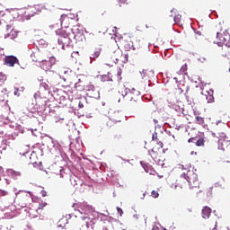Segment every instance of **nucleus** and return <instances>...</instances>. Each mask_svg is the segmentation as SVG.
Segmentation results:
<instances>
[{"label": "nucleus", "instance_id": "f8f14e48", "mask_svg": "<svg viewBox=\"0 0 230 230\" xmlns=\"http://www.w3.org/2000/svg\"><path fill=\"white\" fill-rule=\"evenodd\" d=\"M211 208L205 206L203 207L202 210H201V217L202 218H204L205 220L209 218V217H211Z\"/></svg>", "mask_w": 230, "mask_h": 230}, {"label": "nucleus", "instance_id": "0eeeda50", "mask_svg": "<svg viewBox=\"0 0 230 230\" xmlns=\"http://www.w3.org/2000/svg\"><path fill=\"white\" fill-rule=\"evenodd\" d=\"M119 45L125 51H130L132 49V41L130 38H120Z\"/></svg>", "mask_w": 230, "mask_h": 230}, {"label": "nucleus", "instance_id": "de8ad7c7", "mask_svg": "<svg viewBox=\"0 0 230 230\" xmlns=\"http://www.w3.org/2000/svg\"><path fill=\"white\" fill-rule=\"evenodd\" d=\"M212 99H213V96L210 95V96H209V100H212Z\"/></svg>", "mask_w": 230, "mask_h": 230}, {"label": "nucleus", "instance_id": "58836bf2", "mask_svg": "<svg viewBox=\"0 0 230 230\" xmlns=\"http://www.w3.org/2000/svg\"><path fill=\"white\" fill-rule=\"evenodd\" d=\"M117 211H118L119 215H120V217H123V209L117 208Z\"/></svg>", "mask_w": 230, "mask_h": 230}, {"label": "nucleus", "instance_id": "1a4fd4ad", "mask_svg": "<svg viewBox=\"0 0 230 230\" xmlns=\"http://www.w3.org/2000/svg\"><path fill=\"white\" fill-rule=\"evenodd\" d=\"M222 49L219 50L221 57L229 58L230 57V41L221 46Z\"/></svg>", "mask_w": 230, "mask_h": 230}, {"label": "nucleus", "instance_id": "4468645a", "mask_svg": "<svg viewBox=\"0 0 230 230\" xmlns=\"http://www.w3.org/2000/svg\"><path fill=\"white\" fill-rule=\"evenodd\" d=\"M74 208H78V209H82L83 211H84V213H87V211H89V209H91V207H89V205H87L86 202L75 204Z\"/></svg>", "mask_w": 230, "mask_h": 230}, {"label": "nucleus", "instance_id": "2f4dec72", "mask_svg": "<svg viewBox=\"0 0 230 230\" xmlns=\"http://www.w3.org/2000/svg\"><path fill=\"white\" fill-rule=\"evenodd\" d=\"M122 71H121V68H119L118 71H117V80L118 82L121 81V75H122Z\"/></svg>", "mask_w": 230, "mask_h": 230}, {"label": "nucleus", "instance_id": "473e14b6", "mask_svg": "<svg viewBox=\"0 0 230 230\" xmlns=\"http://www.w3.org/2000/svg\"><path fill=\"white\" fill-rule=\"evenodd\" d=\"M151 197H153V199H157L159 197V192L157 190H152Z\"/></svg>", "mask_w": 230, "mask_h": 230}, {"label": "nucleus", "instance_id": "a878e982", "mask_svg": "<svg viewBox=\"0 0 230 230\" xmlns=\"http://www.w3.org/2000/svg\"><path fill=\"white\" fill-rule=\"evenodd\" d=\"M81 220L83 222H85L86 226L89 225V222L91 221V217L87 214H85L84 217H81Z\"/></svg>", "mask_w": 230, "mask_h": 230}, {"label": "nucleus", "instance_id": "4be33fe9", "mask_svg": "<svg viewBox=\"0 0 230 230\" xmlns=\"http://www.w3.org/2000/svg\"><path fill=\"white\" fill-rule=\"evenodd\" d=\"M145 171L146 172V173H149V175H157V172H155V170H154L152 166H146L145 168Z\"/></svg>", "mask_w": 230, "mask_h": 230}, {"label": "nucleus", "instance_id": "a19ab883", "mask_svg": "<svg viewBox=\"0 0 230 230\" xmlns=\"http://www.w3.org/2000/svg\"><path fill=\"white\" fill-rule=\"evenodd\" d=\"M78 105L79 109H84V103L82 102H79Z\"/></svg>", "mask_w": 230, "mask_h": 230}, {"label": "nucleus", "instance_id": "20e7f679", "mask_svg": "<svg viewBox=\"0 0 230 230\" xmlns=\"http://www.w3.org/2000/svg\"><path fill=\"white\" fill-rule=\"evenodd\" d=\"M73 75V70L68 67L62 66L58 69L59 77L64 80V82H67V80H71V76Z\"/></svg>", "mask_w": 230, "mask_h": 230}, {"label": "nucleus", "instance_id": "9b49d317", "mask_svg": "<svg viewBox=\"0 0 230 230\" xmlns=\"http://www.w3.org/2000/svg\"><path fill=\"white\" fill-rule=\"evenodd\" d=\"M109 118L113 123H119L121 121V113L119 111H114L110 113Z\"/></svg>", "mask_w": 230, "mask_h": 230}, {"label": "nucleus", "instance_id": "cd10ccee", "mask_svg": "<svg viewBox=\"0 0 230 230\" xmlns=\"http://www.w3.org/2000/svg\"><path fill=\"white\" fill-rule=\"evenodd\" d=\"M36 107L37 110L40 111H44V109L46 108V102L41 103V105H40L39 102H36Z\"/></svg>", "mask_w": 230, "mask_h": 230}, {"label": "nucleus", "instance_id": "f03ea898", "mask_svg": "<svg viewBox=\"0 0 230 230\" xmlns=\"http://www.w3.org/2000/svg\"><path fill=\"white\" fill-rule=\"evenodd\" d=\"M215 33H217V46H221L224 44H227V42H230V35L227 31V28H226V25L222 22H219L216 25L214 29Z\"/></svg>", "mask_w": 230, "mask_h": 230}, {"label": "nucleus", "instance_id": "7c9ffc66", "mask_svg": "<svg viewBox=\"0 0 230 230\" xmlns=\"http://www.w3.org/2000/svg\"><path fill=\"white\" fill-rule=\"evenodd\" d=\"M182 16H181V14H176L174 17H173V21L176 24H179V22H181V18Z\"/></svg>", "mask_w": 230, "mask_h": 230}, {"label": "nucleus", "instance_id": "ea45409f", "mask_svg": "<svg viewBox=\"0 0 230 230\" xmlns=\"http://www.w3.org/2000/svg\"><path fill=\"white\" fill-rule=\"evenodd\" d=\"M157 141V145L160 148H163L164 146V145L163 144V142L156 140Z\"/></svg>", "mask_w": 230, "mask_h": 230}, {"label": "nucleus", "instance_id": "4c0bfd02", "mask_svg": "<svg viewBox=\"0 0 230 230\" xmlns=\"http://www.w3.org/2000/svg\"><path fill=\"white\" fill-rule=\"evenodd\" d=\"M197 141V137H190L189 140H188V143H195Z\"/></svg>", "mask_w": 230, "mask_h": 230}, {"label": "nucleus", "instance_id": "bb28decb", "mask_svg": "<svg viewBox=\"0 0 230 230\" xmlns=\"http://www.w3.org/2000/svg\"><path fill=\"white\" fill-rule=\"evenodd\" d=\"M208 58H209L208 56H199L198 58V62H201V64H204V62H208Z\"/></svg>", "mask_w": 230, "mask_h": 230}, {"label": "nucleus", "instance_id": "dca6fc26", "mask_svg": "<svg viewBox=\"0 0 230 230\" xmlns=\"http://www.w3.org/2000/svg\"><path fill=\"white\" fill-rule=\"evenodd\" d=\"M100 55H102V49L101 48H97L95 49L90 55V58L94 60L96 58H98V57H100Z\"/></svg>", "mask_w": 230, "mask_h": 230}, {"label": "nucleus", "instance_id": "5701e85b", "mask_svg": "<svg viewBox=\"0 0 230 230\" xmlns=\"http://www.w3.org/2000/svg\"><path fill=\"white\" fill-rule=\"evenodd\" d=\"M57 35H58V37H69V34L62 29H59L56 31Z\"/></svg>", "mask_w": 230, "mask_h": 230}, {"label": "nucleus", "instance_id": "49530a36", "mask_svg": "<svg viewBox=\"0 0 230 230\" xmlns=\"http://www.w3.org/2000/svg\"><path fill=\"white\" fill-rule=\"evenodd\" d=\"M189 213H191L193 210L191 208H188Z\"/></svg>", "mask_w": 230, "mask_h": 230}, {"label": "nucleus", "instance_id": "09e8293b", "mask_svg": "<svg viewBox=\"0 0 230 230\" xmlns=\"http://www.w3.org/2000/svg\"><path fill=\"white\" fill-rule=\"evenodd\" d=\"M80 230V229H79Z\"/></svg>", "mask_w": 230, "mask_h": 230}, {"label": "nucleus", "instance_id": "6e6552de", "mask_svg": "<svg viewBox=\"0 0 230 230\" xmlns=\"http://www.w3.org/2000/svg\"><path fill=\"white\" fill-rule=\"evenodd\" d=\"M4 65L8 67H13L15 64H19V59L15 56H6L4 59Z\"/></svg>", "mask_w": 230, "mask_h": 230}, {"label": "nucleus", "instance_id": "f3484780", "mask_svg": "<svg viewBox=\"0 0 230 230\" xmlns=\"http://www.w3.org/2000/svg\"><path fill=\"white\" fill-rule=\"evenodd\" d=\"M51 61H55V58H50L49 60H42V64H41L42 67L44 69H49V67L53 66Z\"/></svg>", "mask_w": 230, "mask_h": 230}, {"label": "nucleus", "instance_id": "423d86ee", "mask_svg": "<svg viewBox=\"0 0 230 230\" xmlns=\"http://www.w3.org/2000/svg\"><path fill=\"white\" fill-rule=\"evenodd\" d=\"M128 96L130 98L131 103H133V102L138 103L139 102H141V93H139L138 90L132 88L130 90Z\"/></svg>", "mask_w": 230, "mask_h": 230}, {"label": "nucleus", "instance_id": "6ab92c4d", "mask_svg": "<svg viewBox=\"0 0 230 230\" xmlns=\"http://www.w3.org/2000/svg\"><path fill=\"white\" fill-rule=\"evenodd\" d=\"M69 16L66 14L61 15V26H65V28H67L69 26Z\"/></svg>", "mask_w": 230, "mask_h": 230}, {"label": "nucleus", "instance_id": "c03bdc74", "mask_svg": "<svg viewBox=\"0 0 230 230\" xmlns=\"http://www.w3.org/2000/svg\"><path fill=\"white\" fill-rule=\"evenodd\" d=\"M119 3L125 4L127 3V0H119Z\"/></svg>", "mask_w": 230, "mask_h": 230}, {"label": "nucleus", "instance_id": "f257e3e1", "mask_svg": "<svg viewBox=\"0 0 230 230\" xmlns=\"http://www.w3.org/2000/svg\"><path fill=\"white\" fill-rule=\"evenodd\" d=\"M186 182H189L190 190H195L200 186L199 181V175L193 170L189 169L183 172V175H181L174 183L175 190H184L186 188Z\"/></svg>", "mask_w": 230, "mask_h": 230}, {"label": "nucleus", "instance_id": "a18cd8bd", "mask_svg": "<svg viewBox=\"0 0 230 230\" xmlns=\"http://www.w3.org/2000/svg\"><path fill=\"white\" fill-rule=\"evenodd\" d=\"M157 229H159V227H157V226L153 227V230H157Z\"/></svg>", "mask_w": 230, "mask_h": 230}, {"label": "nucleus", "instance_id": "37998d69", "mask_svg": "<svg viewBox=\"0 0 230 230\" xmlns=\"http://www.w3.org/2000/svg\"><path fill=\"white\" fill-rule=\"evenodd\" d=\"M126 61L128 62V53L125 54Z\"/></svg>", "mask_w": 230, "mask_h": 230}, {"label": "nucleus", "instance_id": "393cba45", "mask_svg": "<svg viewBox=\"0 0 230 230\" xmlns=\"http://www.w3.org/2000/svg\"><path fill=\"white\" fill-rule=\"evenodd\" d=\"M195 123H197V125H204V118L197 116Z\"/></svg>", "mask_w": 230, "mask_h": 230}, {"label": "nucleus", "instance_id": "c9c22d12", "mask_svg": "<svg viewBox=\"0 0 230 230\" xmlns=\"http://www.w3.org/2000/svg\"><path fill=\"white\" fill-rule=\"evenodd\" d=\"M40 195H41V197H48V191H46L45 190H42L40 191Z\"/></svg>", "mask_w": 230, "mask_h": 230}, {"label": "nucleus", "instance_id": "72a5a7b5", "mask_svg": "<svg viewBox=\"0 0 230 230\" xmlns=\"http://www.w3.org/2000/svg\"><path fill=\"white\" fill-rule=\"evenodd\" d=\"M47 206H48V203L42 201L41 203H40L38 209H44Z\"/></svg>", "mask_w": 230, "mask_h": 230}, {"label": "nucleus", "instance_id": "7ed1b4c3", "mask_svg": "<svg viewBox=\"0 0 230 230\" xmlns=\"http://www.w3.org/2000/svg\"><path fill=\"white\" fill-rule=\"evenodd\" d=\"M122 56L123 53L119 49H116L115 51L111 52L108 58V63H106V66L112 67L114 64H118V62H119Z\"/></svg>", "mask_w": 230, "mask_h": 230}, {"label": "nucleus", "instance_id": "39448f33", "mask_svg": "<svg viewBox=\"0 0 230 230\" xmlns=\"http://www.w3.org/2000/svg\"><path fill=\"white\" fill-rule=\"evenodd\" d=\"M31 202V196L30 194H22L18 198V203L21 208H27L28 205Z\"/></svg>", "mask_w": 230, "mask_h": 230}, {"label": "nucleus", "instance_id": "412c9836", "mask_svg": "<svg viewBox=\"0 0 230 230\" xmlns=\"http://www.w3.org/2000/svg\"><path fill=\"white\" fill-rule=\"evenodd\" d=\"M102 82H112V74L108 73L107 75H103L102 76Z\"/></svg>", "mask_w": 230, "mask_h": 230}, {"label": "nucleus", "instance_id": "79ce46f5", "mask_svg": "<svg viewBox=\"0 0 230 230\" xmlns=\"http://www.w3.org/2000/svg\"><path fill=\"white\" fill-rule=\"evenodd\" d=\"M12 30V25H6V31Z\"/></svg>", "mask_w": 230, "mask_h": 230}, {"label": "nucleus", "instance_id": "c756f323", "mask_svg": "<svg viewBox=\"0 0 230 230\" xmlns=\"http://www.w3.org/2000/svg\"><path fill=\"white\" fill-rule=\"evenodd\" d=\"M11 176L13 179H17L18 177L21 176V172H15V171H11Z\"/></svg>", "mask_w": 230, "mask_h": 230}, {"label": "nucleus", "instance_id": "b1692460", "mask_svg": "<svg viewBox=\"0 0 230 230\" xmlns=\"http://www.w3.org/2000/svg\"><path fill=\"white\" fill-rule=\"evenodd\" d=\"M59 177L61 178V179H69V175L67 174V172H66V171H64V170H60V172H59Z\"/></svg>", "mask_w": 230, "mask_h": 230}, {"label": "nucleus", "instance_id": "aec40b11", "mask_svg": "<svg viewBox=\"0 0 230 230\" xmlns=\"http://www.w3.org/2000/svg\"><path fill=\"white\" fill-rule=\"evenodd\" d=\"M74 39L76 40V42H83L85 36L82 32H77L75 34Z\"/></svg>", "mask_w": 230, "mask_h": 230}, {"label": "nucleus", "instance_id": "9d476101", "mask_svg": "<svg viewBox=\"0 0 230 230\" xmlns=\"http://www.w3.org/2000/svg\"><path fill=\"white\" fill-rule=\"evenodd\" d=\"M58 44L62 46V49H65V46L68 47L71 44V38L69 36L66 37H58Z\"/></svg>", "mask_w": 230, "mask_h": 230}, {"label": "nucleus", "instance_id": "ddd939ff", "mask_svg": "<svg viewBox=\"0 0 230 230\" xmlns=\"http://www.w3.org/2000/svg\"><path fill=\"white\" fill-rule=\"evenodd\" d=\"M87 96H89V98H94L96 100L100 98V93L94 90V86H92V90H88Z\"/></svg>", "mask_w": 230, "mask_h": 230}, {"label": "nucleus", "instance_id": "e433bc0d", "mask_svg": "<svg viewBox=\"0 0 230 230\" xmlns=\"http://www.w3.org/2000/svg\"><path fill=\"white\" fill-rule=\"evenodd\" d=\"M152 140H153V141H154V140L158 141L157 133H156V132H155V133L153 134V136H152Z\"/></svg>", "mask_w": 230, "mask_h": 230}, {"label": "nucleus", "instance_id": "a211bd4d", "mask_svg": "<svg viewBox=\"0 0 230 230\" xmlns=\"http://www.w3.org/2000/svg\"><path fill=\"white\" fill-rule=\"evenodd\" d=\"M217 226H218V222L217 221V218H214L208 222V227L210 230H217Z\"/></svg>", "mask_w": 230, "mask_h": 230}, {"label": "nucleus", "instance_id": "c85d7f7f", "mask_svg": "<svg viewBox=\"0 0 230 230\" xmlns=\"http://www.w3.org/2000/svg\"><path fill=\"white\" fill-rule=\"evenodd\" d=\"M204 138H199V140L196 138V146H204Z\"/></svg>", "mask_w": 230, "mask_h": 230}, {"label": "nucleus", "instance_id": "2eb2a0df", "mask_svg": "<svg viewBox=\"0 0 230 230\" xmlns=\"http://www.w3.org/2000/svg\"><path fill=\"white\" fill-rule=\"evenodd\" d=\"M75 88L80 93H82V91H85V82L79 79L78 82L75 84Z\"/></svg>", "mask_w": 230, "mask_h": 230}, {"label": "nucleus", "instance_id": "f704fd0d", "mask_svg": "<svg viewBox=\"0 0 230 230\" xmlns=\"http://www.w3.org/2000/svg\"><path fill=\"white\" fill-rule=\"evenodd\" d=\"M11 33H12V34H10V35H11V37H12L13 39H15V37H17V32H16L15 31L12 30V31H11Z\"/></svg>", "mask_w": 230, "mask_h": 230}]
</instances>
